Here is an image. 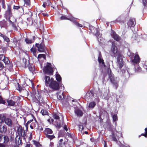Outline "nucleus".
Returning a JSON list of instances; mask_svg holds the SVG:
<instances>
[{"label": "nucleus", "instance_id": "1", "mask_svg": "<svg viewBox=\"0 0 147 147\" xmlns=\"http://www.w3.org/2000/svg\"><path fill=\"white\" fill-rule=\"evenodd\" d=\"M45 86L54 90H58L59 88V83L55 80L53 78L45 75L44 78Z\"/></svg>", "mask_w": 147, "mask_h": 147}, {"label": "nucleus", "instance_id": "2", "mask_svg": "<svg viewBox=\"0 0 147 147\" xmlns=\"http://www.w3.org/2000/svg\"><path fill=\"white\" fill-rule=\"evenodd\" d=\"M111 51L115 56L117 55V61L118 66L120 69H121L124 65V61L123 59V55L119 51H118L117 46L113 44L112 45Z\"/></svg>", "mask_w": 147, "mask_h": 147}, {"label": "nucleus", "instance_id": "3", "mask_svg": "<svg viewBox=\"0 0 147 147\" xmlns=\"http://www.w3.org/2000/svg\"><path fill=\"white\" fill-rule=\"evenodd\" d=\"M22 66L25 68H28L29 70L32 73L35 71L34 66L30 63L29 61L25 58H23L22 61Z\"/></svg>", "mask_w": 147, "mask_h": 147}, {"label": "nucleus", "instance_id": "4", "mask_svg": "<svg viewBox=\"0 0 147 147\" xmlns=\"http://www.w3.org/2000/svg\"><path fill=\"white\" fill-rule=\"evenodd\" d=\"M53 68L52 67L51 64L48 63L47 65L44 67L43 69L45 74H47L49 76L53 75L54 70Z\"/></svg>", "mask_w": 147, "mask_h": 147}, {"label": "nucleus", "instance_id": "5", "mask_svg": "<svg viewBox=\"0 0 147 147\" xmlns=\"http://www.w3.org/2000/svg\"><path fill=\"white\" fill-rule=\"evenodd\" d=\"M31 115L33 117L34 121L33 119H32L28 121L25 125L26 127L27 128L28 126L31 123L30 125V127L31 129H33L34 128H38V123L34 116L32 114H31Z\"/></svg>", "mask_w": 147, "mask_h": 147}, {"label": "nucleus", "instance_id": "6", "mask_svg": "<svg viewBox=\"0 0 147 147\" xmlns=\"http://www.w3.org/2000/svg\"><path fill=\"white\" fill-rule=\"evenodd\" d=\"M4 122L6 125L9 127H11L13 125V122L11 119L6 118L4 115H0V122L2 123Z\"/></svg>", "mask_w": 147, "mask_h": 147}, {"label": "nucleus", "instance_id": "7", "mask_svg": "<svg viewBox=\"0 0 147 147\" xmlns=\"http://www.w3.org/2000/svg\"><path fill=\"white\" fill-rule=\"evenodd\" d=\"M16 88L20 92L22 93L24 95H25L28 93V92L25 89V88L22 86H21L18 83H17Z\"/></svg>", "mask_w": 147, "mask_h": 147}, {"label": "nucleus", "instance_id": "8", "mask_svg": "<svg viewBox=\"0 0 147 147\" xmlns=\"http://www.w3.org/2000/svg\"><path fill=\"white\" fill-rule=\"evenodd\" d=\"M17 133L19 137L24 138L26 136V134L24 128L20 126L17 130Z\"/></svg>", "mask_w": 147, "mask_h": 147}, {"label": "nucleus", "instance_id": "9", "mask_svg": "<svg viewBox=\"0 0 147 147\" xmlns=\"http://www.w3.org/2000/svg\"><path fill=\"white\" fill-rule=\"evenodd\" d=\"M11 10V6L9 5H8L7 9L6 12V16H7L8 17H10V16L12 15ZM9 20L10 23H12V22L10 20V18L9 19Z\"/></svg>", "mask_w": 147, "mask_h": 147}, {"label": "nucleus", "instance_id": "10", "mask_svg": "<svg viewBox=\"0 0 147 147\" xmlns=\"http://www.w3.org/2000/svg\"><path fill=\"white\" fill-rule=\"evenodd\" d=\"M45 50H46V47L44 42H42L39 45L38 51L40 52H43L45 51Z\"/></svg>", "mask_w": 147, "mask_h": 147}, {"label": "nucleus", "instance_id": "11", "mask_svg": "<svg viewBox=\"0 0 147 147\" xmlns=\"http://www.w3.org/2000/svg\"><path fill=\"white\" fill-rule=\"evenodd\" d=\"M136 24L135 19L134 18H130L127 22L128 26L129 27H134Z\"/></svg>", "mask_w": 147, "mask_h": 147}, {"label": "nucleus", "instance_id": "12", "mask_svg": "<svg viewBox=\"0 0 147 147\" xmlns=\"http://www.w3.org/2000/svg\"><path fill=\"white\" fill-rule=\"evenodd\" d=\"M140 59L139 55L138 54H136L134 57V59H133L132 62L135 64H137L140 62Z\"/></svg>", "mask_w": 147, "mask_h": 147}, {"label": "nucleus", "instance_id": "13", "mask_svg": "<svg viewBox=\"0 0 147 147\" xmlns=\"http://www.w3.org/2000/svg\"><path fill=\"white\" fill-rule=\"evenodd\" d=\"M7 19H6V20H3L0 21V26L1 28H6L8 26V23L7 22Z\"/></svg>", "mask_w": 147, "mask_h": 147}, {"label": "nucleus", "instance_id": "14", "mask_svg": "<svg viewBox=\"0 0 147 147\" xmlns=\"http://www.w3.org/2000/svg\"><path fill=\"white\" fill-rule=\"evenodd\" d=\"M109 78L111 82L113 84V86L115 87V89H116L118 86V84L117 82L115 80L114 76H110V78Z\"/></svg>", "mask_w": 147, "mask_h": 147}, {"label": "nucleus", "instance_id": "15", "mask_svg": "<svg viewBox=\"0 0 147 147\" xmlns=\"http://www.w3.org/2000/svg\"><path fill=\"white\" fill-rule=\"evenodd\" d=\"M112 36L114 40L117 41H119L121 40V37L115 32H113L112 33Z\"/></svg>", "mask_w": 147, "mask_h": 147}, {"label": "nucleus", "instance_id": "16", "mask_svg": "<svg viewBox=\"0 0 147 147\" xmlns=\"http://www.w3.org/2000/svg\"><path fill=\"white\" fill-rule=\"evenodd\" d=\"M35 97L39 102L43 103L44 102L41 96L39 94L38 92V93L37 95L36 94Z\"/></svg>", "mask_w": 147, "mask_h": 147}, {"label": "nucleus", "instance_id": "17", "mask_svg": "<svg viewBox=\"0 0 147 147\" xmlns=\"http://www.w3.org/2000/svg\"><path fill=\"white\" fill-rule=\"evenodd\" d=\"M0 37H2L4 41L6 42L7 43L10 42L9 39L5 35L2 34L0 32Z\"/></svg>", "mask_w": 147, "mask_h": 147}, {"label": "nucleus", "instance_id": "18", "mask_svg": "<svg viewBox=\"0 0 147 147\" xmlns=\"http://www.w3.org/2000/svg\"><path fill=\"white\" fill-rule=\"evenodd\" d=\"M7 131V127L5 125L2 126L0 125V133H5Z\"/></svg>", "mask_w": 147, "mask_h": 147}, {"label": "nucleus", "instance_id": "19", "mask_svg": "<svg viewBox=\"0 0 147 147\" xmlns=\"http://www.w3.org/2000/svg\"><path fill=\"white\" fill-rule=\"evenodd\" d=\"M7 105L9 106H14L16 103V102L11 99H7Z\"/></svg>", "mask_w": 147, "mask_h": 147}, {"label": "nucleus", "instance_id": "20", "mask_svg": "<svg viewBox=\"0 0 147 147\" xmlns=\"http://www.w3.org/2000/svg\"><path fill=\"white\" fill-rule=\"evenodd\" d=\"M105 129L109 131H112L113 130L111 124L109 123H107V126Z\"/></svg>", "mask_w": 147, "mask_h": 147}, {"label": "nucleus", "instance_id": "21", "mask_svg": "<svg viewBox=\"0 0 147 147\" xmlns=\"http://www.w3.org/2000/svg\"><path fill=\"white\" fill-rule=\"evenodd\" d=\"M45 133L46 136L47 135H49V134H52L53 133V131L51 129L49 128H47L45 130Z\"/></svg>", "mask_w": 147, "mask_h": 147}, {"label": "nucleus", "instance_id": "22", "mask_svg": "<svg viewBox=\"0 0 147 147\" xmlns=\"http://www.w3.org/2000/svg\"><path fill=\"white\" fill-rule=\"evenodd\" d=\"M98 59V62L100 64H101V62L104 61V60L102 59V54L100 52L99 53Z\"/></svg>", "mask_w": 147, "mask_h": 147}, {"label": "nucleus", "instance_id": "23", "mask_svg": "<svg viewBox=\"0 0 147 147\" xmlns=\"http://www.w3.org/2000/svg\"><path fill=\"white\" fill-rule=\"evenodd\" d=\"M3 138L4 142L3 143L4 144H7L9 140V137L6 135H4L3 136Z\"/></svg>", "mask_w": 147, "mask_h": 147}, {"label": "nucleus", "instance_id": "24", "mask_svg": "<svg viewBox=\"0 0 147 147\" xmlns=\"http://www.w3.org/2000/svg\"><path fill=\"white\" fill-rule=\"evenodd\" d=\"M75 113L77 116H82L83 114L82 111L79 109L76 110L75 111Z\"/></svg>", "mask_w": 147, "mask_h": 147}, {"label": "nucleus", "instance_id": "25", "mask_svg": "<svg viewBox=\"0 0 147 147\" xmlns=\"http://www.w3.org/2000/svg\"><path fill=\"white\" fill-rule=\"evenodd\" d=\"M2 61L4 62L5 65L8 64L10 63V61L8 58L5 57L2 60Z\"/></svg>", "mask_w": 147, "mask_h": 147}, {"label": "nucleus", "instance_id": "26", "mask_svg": "<svg viewBox=\"0 0 147 147\" xmlns=\"http://www.w3.org/2000/svg\"><path fill=\"white\" fill-rule=\"evenodd\" d=\"M33 144L35 145L36 147H40L42 145L40 144L39 142L35 140L32 141Z\"/></svg>", "mask_w": 147, "mask_h": 147}, {"label": "nucleus", "instance_id": "27", "mask_svg": "<svg viewBox=\"0 0 147 147\" xmlns=\"http://www.w3.org/2000/svg\"><path fill=\"white\" fill-rule=\"evenodd\" d=\"M96 103L95 102H91L89 104V105H88V107L90 108H93L96 105Z\"/></svg>", "mask_w": 147, "mask_h": 147}, {"label": "nucleus", "instance_id": "28", "mask_svg": "<svg viewBox=\"0 0 147 147\" xmlns=\"http://www.w3.org/2000/svg\"><path fill=\"white\" fill-rule=\"evenodd\" d=\"M93 96L94 95V94L93 92L92 91H90V92L88 93H87L86 94V97L87 98H90V96Z\"/></svg>", "mask_w": 147, "mask_h": 147}, {"label": "nucleus", "instance_id": "29", "mask_svg": "<svg viewBox=\"0 0 147 147\" xmlns=\"http://www.w3.org/2000/svg\"><path fill=\"white\" fill-rule=\"evenodd\" d=\"M40 113L43 115H48L49 113L47 110L45 109H42L41 110Z\"/></svg>", "mask_w": 147, "mask_h": 147}, {"label": "nucleus", "instance_id": "30", "mask_svg": "<svg viewBox=\"0 0 147 147\" xmlns=\"http://www.w3.org/2000/svg\"><path fill=\"white\" fill-rule=\"evenodd\" d=\"M56 78L57 81L60 82L61 81V78L60 75L58 74H56Z\"/></svg>", "mask_w": 147, "mask_h": 147}, {"label": "nucleus", "instance_id": "31", "mask_svg": "<svg viewBox=\"0 0 147 147\" xmlns=\"http://www.w3.org/2000/svg\"><path fill=\"white\" fill-rule=\"evenodd\" d=\"M68 20L73 22L74 24L77 21L76 19L72 16L68 18Z\"/></svg>", "mask_w": 147, "mask_h": 147}, {"label": "nucleus", "instance_id": "32", "mask_svg": "<svg viewBox=\"0 0 147 147\" xmlns=\"http://www.w3.org/2000/svg\"><path fill=\"white\" fill-rule=\"evenodd\" d=\"M25 41L27 44H31L34 42L32 39H30L28 38L25 39Z\"/></svg>", "mask_w": 147, "mask_h": 147}, {"label": "nucleus", "instance_id": "33", "mask_svg": "<svg viewBox=\"0 0 147 147\" xmlns=\"http://www.w3.org/2000/svg\"><path fill=\"white\" fill-rule=\"evenodd\" d=\"M135 71L136 72H140L141 71V68L138 65H137L135 67Z\"/></svg>", "mask_w": 147, "mask_h": 147}, {"label": "nucleus", "instance_id": "34", "mask_svg": "<svg viewBox=\"0 0 147 147\" xmlns=\"http://www.w3.org/2000/svg\"><path fill=\"white\" fill-rule=\"evenodd\" d=\"M2 104L3 105H6V102L3 100L1 96H0V104Z\"/></svg>", "mask_w": 147, "mask_h": 147}, {"label": "nucleus", "instance_id": "35", "mask_svg": "<svg viewBox=\"0 0 147 147\" xmlns=\"http://www.w3.org/2000/svg\"><path fill=\"white\" fill-rule=\"evenodd\" d=\"M24 4L27 6L30 7V0H24Z\"/></svg>", "mask_w": 147, "mask_h": 147}, {"label": "nucleus", "instance_id": "36", "mask_svg": "<svg viewBox=\"0 0 147 147\" xmlns=\"http://www.w3.org/2000/svg\"><path fill=\"white\" fill-rule=\"evenodd\" d=\"M32 52L33 55L36 56V49L35 48L32 47L30 49Z\"/></svg>", "mask_w": 147, "mask_h": 147}, {"label": "nucleus", "instance_id": "37", "mask_svg": "<svg viewBox=\"0 0 147 147\" xmlns=\"http://www.w3.org/2000/svg\"><path fill=\"white\" fill-rule=\"evenodd\" d=\"M18 136L17 135L15 139V143L16 145H19V141L20 139V137L19 136L18 138Z\"/></svg>", "mask_w": 147, "mask_h": 147}, {"label": "nucleus", "instance_id": "38", "mask_svg": "<svg viewBox=\"0 0 147 147\" xmlns=\"http://www.w3.org/2000/svg\"><path fill=\"white\" fill-rule=\"evenodd\" d=\"M107 73L108 74L109 78H110V76H114L113 74H112V71L111 69L110 68H108L107 69Z\"/></svg>", "mask_w": 147, "mask_h": 147}, {"label": "nucleus", "instance_id": "39", "mask_svg": "<svg viewBox=\"0 0 147 147\" xmlns=\"http://www.w3.org/2000/svg\"><path fill=\"white\" fill-rule=\"evenodd\" d=\"M42 58L45 59H46V57L45 55L44 54H39L38 55V58Z\"/></svg>", "mask_w": 147, "mask_h": 147}, {"label": "nucleus", "instance_id": "40", "mask_svg": "<svg viewBox=\"0 0 147 147\" xmlns=\"http://www.w3.org/2000/svg\"><path fill=\"white\" fill-rule=\"evenodd\" d=\"M145 133V134H142L141 135L139 136V137H140L141 136H144L145 137L147 138V128H146L144 129Z\"/></svg>", "mask_w": 147, "mask_h": 147}, {"label": "nucleus", "instance_id": "41", "mask_svg": "<svg viewBox=\"0 0 147 147\" xmlns=\"http://www.w3.org/2000/svg\"><path fill=\"white\" fill-rule=\"evenodd\" d=\"M46 137L51 140L55 138V136L54 135H47L46 136Z\"/></svg>", "mask_w": 147, "mask_h": 147}, {"label": "nucleus", "instance_id": "42", "mask_svg": "<svg viewBox=\"0 0 147 147\" xmlns=\"http://www.w3.org/2000/svg\"><path fill=\"white\" fill-rule=\"evenodd\" d=\"M53 118L55 119L59 120L60 119V117L59 116L55 113L53 115Z\"/></svg>", "mask_w": 147, "mask_h": 147}, {"label": "nucleus", "instance_id": "43", "mask_svg": "<svg viewBox=\"0 0 147 147\" xmlns=\"http://www.w3.org/2000/svg\"><path fill=\"white\" fill-rule=\"evenodd\" d=\"M112 117L114 121H115L118 119L116 115L115 114L113 115L112 116Z\"/></svg>", "mask_w": 147, "mask_h": 147}, {"label": "nucleus", "instance_id": "44", "mask_svg": "<svg viewBox=\"0 0 147 147\" xmlns=\"http://www.w3.org/2000/svg\"><path fill=\"white\" fill-rule=\"evenodd\" d=\"M142 3L145 8L147 7V0H142Z\"/></svg>", "mask_w": 147, "mask_h": 147}, {"label": "nucleus", "instance_id": "45", "mask_svg": "<svg viewBox=\"0 0 147 147\" xmlns=\"http://www.w3.org/2000/svg\"><path fill=\"white\" fill-rule=\"evenodd\" d=\"M68 18L67 17L65 16H61L60 17V20H68Z\"/></svg>", "mask_w": 147, "mask_h": 147}, {"label": "nucleus", "instance_id": "46", "mask_svg": "<svg viewBox=\"0 0 147 147\" xmlns=\"http://www.w3.org/2000/svg\"><path fill=\"white\" fill-rule=\"evenodd\" d=\"M112 138L113 139V140L115 142H117V138H116L114 133H112Z\"/></svg>", "mask_w": 147, "mask_h": 147}, {"label": "nucleus", "instance_id": "47", "mask_svg": "<svg viewBox=\"0 0 147 147\" xmlns=\"http://www.w3.org/2000/svg\"><path fill=\"white\" fill-rule=\"evenodd\" d=\"M0 49H2V53H5L7 51V49L6 47H0Z\"/></svg>", "mask_w": 147, "mask_h": 147}, {"label": "nucleus", "instance_id": "48", "mask_svg": "<svg viewBox=\"0 0 147 147\" xmlns=\"http://www.w3.org/2000/svg\"><path fill=\"white\" fill-rule=\"evenodd\" d=\"M76 26L80 27H83V26L82 24H80L77 21L74 24Z\"/></svg>", "mask_w": 147, "mask_h": 147}, {"label": "nucleus", "instance_id": "49", "mask_svg": "<svg viewBox=\"0 0 147 147\" xmlns=\"http://www.w3.org/2000/svg\"><path fill=\"white\" fill-rule=\"evenodd\" d=\"M56 127L58 128H59L61 127V126L60 123H57L55 124Z\"/></svg>", "mask_w": 147, "mask_h": 147}, {"label": "nucleus", "instance_id": "50", "mask_svg": "<svg viewBox=\"0 0 147 147\" xmlns=\"http://www.w3.org/2000/svg\"><path fill=\"white\" fill-rule=\"evenodd\" d=\"M41 14L43 16H48L49 15L46 12H43V11H41Z\"/></svg>", "mask_w": 147, "mask_h": 147}, {"label": "nucleus", "instance_id": "51", "mask_svg": "<svg viewBox=\"0 0 147 147\" xmlns=\"http://www.w3.org/2000/svg\"><path fill=\"white\" fill-rule=\"evenodd\" d=\"M21 8V7L19 6H15L14 5L13 7V9H14L18 10L20 9Z\"/></svg>", "mask_w": 147, "mask_h": 147}, {"label": "nucleus", "instance_id": "52", "mask_svg": "<svg viewBox=\"0 0 147 147\" xmlns=\"http://www.w3.org/2000/svg\"><path fill=\"white\" fill-rule=\"evenodd\" d=\"M63 96L59 95V94L57 95V98L59 100H61L63 98Z\"/></svg>", "mask_w": 147, "mask_h": 147}, {"label": "nucleus", "instance_id": "53", "mask_svg": "<svg viewBox=\"0 0 147 147\" xmlns=\"http://www.w3.org/2000/svg\"><path fill=\"white\" fill-rule=\"evenodd\" d=\"M10 139L11 141H13L14 139V137L13 135H12L10 136Z\"/></svg>", "mask_w": 147, "mask_h": 147}, {"label": "nucleus", "instance_id": "54", "mask_svg": "<svg viewBox=\"0 0 147 147\" xmlns=\"http://www.w3.org/2000/svg\"><path fill=\"white\" fill-rule=\"evenodd\" d=\"M4 68V66L3 64L1 62H0V68L1 69H3Z\"/></svg>", "mask_w": 147, "mask_h": 147}, {"label": "nucleus", "instance_id": "55", "mask_svg": "<svg viewBox=\"0 0 147 147\" xmlns=\"http://www.w3.org/2000/svg\"><path fill=\"white\" fill-rule=\"evenodd\" d=\"M5 57V56L3 54L0 55V61H2Z\"/></svg>", "mask_w": 147, "mask_h": 147}, {"label": "nucleus", "instance_id": "56", "mask_svg": "<svg viewBox=\"0 0 147 147\" xmlns=\"http://www.w3.org/2000/svg\"><path fill=\"white\" fill-rule=\"evenodd\" d=\"M63 144L62 142H59L57 145V147H62Z\"/></svg>", "mask_w": 147, "mask_h": 147}, {"label": "nucleus", "instance_id": "57", "mask_svg": "<svg viewBox=\"0 0 147 147\" xmlns=\"http://www.w3.org/2000/svg\"><path fill=\"white\" fill-rule=\"evenodd\" d=\"M63 128L66 131H67L68 129L67 127V126L65 124L64 125Z\"/></svg>", "mask_w": 147, "mask_h": 147}, {"label": "nucleus", "instance_id": "58", "mask_svg": "<svg viewBox=\"0 0 147 147\" xmlns=\"http://www.w3.org/2000/svg\"><path fill=\"white\" fill-rule=\"evenodd\" d=\"M2 5L3 8L5 9L6 7V6L5 4V2H4L3 1V3H2Z\"/></svg>", "mask_w": 147, "mask_h": 147}, {"label": "nucleus", "instance_id": "59", "mask_svg": "<svg viewBox=\"0 0 147 147\" xmlns=\"http://www.w3.org/2000/svg\"><path fill=\"white\" fill-rule=\"evenodd\" d=\"M101 65L102 66H103L104 67H106V65L105 64V62H104V61L103 62H101Z\"/></svg>", "mask_w": 147, "mask_h": 147}, {"label": "nucleus", "instance_id": "60", "mask_svg": "<svg viewBox=\"0 0 147 147\" xmlns=\"http://www.w3.org/2000/svg\"><path fill=\"white\" fill-rule=\"evenodd\" d=\"M0 147H5V145L2 143H0Z\"/></svg>", "mask_w": 147, "mask_h": 147}, {"label": "nucleus", "instance_id": "61", "mask_svg": "<svg viewBox=\"0 0 147 147\" xmlns=\"http://www.w3.org/2000/svg\"><path fill=\"white\" fill-rule=\"evenodd\" d=\"M22 139L20 137V139L19 140V145L20 144L22 145Z\"/></svg>", "mask_w": 147, "mask_h": 147}, {"label": "nucleus", "instance_id": "62", "mask_svg": "<svg viewBox=\"0 0 147 147\" xmlns=\"http://www.w3.org/2000/svg\"><path fill=\"white\" fill-rule=\"evenodd\" d=\"M3 136V135L0 134V142H1Z\"/></svg>", "mask_w": 147, "mask_h": 147}, {"label": "nucleus", "instance_id": "63", "mask_svg": "<svg viewBox=\"0 0 147 147\" xmlns=\"http://www.w3.org/2000/svg\"><path fill=\"white\" fill-rule=\"evenodd\" d=\"M47 4V2H44V3H43V4L42 5V6L44 7H46V4Z\"/></svg>", "mask_w": 147, "mask_h": 147}, {"label": "nucleus", "instance_id": "64", "mask_svg": "<svg viewBox=\"0 0 147 147\" xmlns=\"http://www.w3.org/2000/svg\"><path fill=\"white\" fill-rule=\"evenodd\" d=\"M39 44L38 43H36L35 44V46L36 47H37L38 49V47H39Z\"/></svg>", "mask_w": 147, "mask_h": 147}]
</instances>
